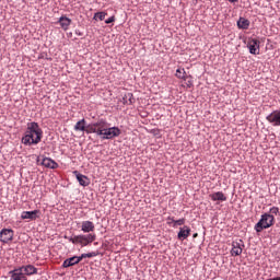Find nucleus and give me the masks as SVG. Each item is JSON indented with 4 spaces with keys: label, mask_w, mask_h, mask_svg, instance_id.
<instances>
[{
    "label": "nucleus",
    "mask_w": 280,
    "mask_h": 280,
    "mask_svg": "<svg viewBox=\"0 0 280 280\" xmlns=\"http://www.w3.org/2000/svg\"><path fill=\"white\" fill-rule=\"evenodd\" d=\"M43 140V129L36 121L27 122L26 130L22 137L23 145H38V142Z\"/></svg>",
    "instance_id": "f257e3e1"
},
{
    "label": "nucleus",
    "mask_w": 280,
    "mask_h": 280,
    "mask_svg": "<svg viewBox=\"0 0 280 280\" xmlns=\"http://www.w3.org/2000/svg\"><path fill=\"white\" fill-rule=\"evenodd\" d=\"M106 126H108V121H106V119L101 118L95 122L89 124L86 126V135H96V137H100V139H102V141H106V137L105 136V128Z\"/></svg>",
    "instance_id": "f03ea898"
},
{
    "label": "nucleus",
    "mask_w": 280,
    "mask_h": 280,
    "mask_svg": "<svg viewBox=\"0 0 280 280\" xmlns=\"http://www.w3.org/2000/svg\"><path fill=\"white\" fill-rule=\"evenodd\" d=\"M66 240H68L69 242H71V244H80V246L82 248H84V246H89V244H93V242H95V240H97V236L93 233L90 234H80V235H75L67 237L65 236Z\"/></svg>",
    "instance_id": "7ed1b4c3"
},
{
    "label": "nucleus",
    "mask_w": 280,
    "mask_h": 280,
    "mask_svg": "<svg viewBox=\"0 0 280 280\" xmlns=\"http://www.w3.org/2000/svg\"><path fill=\"white\" fill-rule=\"evenodd\" d=\"M275 225V215L270 213H264L260 217V220L255 224L256 233H261V231L266 229H270V226Z\"/></svg>",
    "instance_id": "20e7f679"
},
{
    "label": "nucleus",
    "mask_w": 280,
    "mask_h": 280,
    "mask_svg": "<svg viewBox=\"0 0 280 280\" xmlns=\"http://www.w3.org/2000/svg\"><path fill=\"white\" fill-rule=\"evenodd\" d=\"M266 119L268 124L273 126V128H279L280 127V109H276L269 115H267Z\"/></svg>",
    "instance_id": "39448f33"
},
{
    "label": "nucleus",
    "mask_w": 280,
    "mask_h": 280,
    "mask_svg": "<svg viewBox=\"0 0 280 280\" xmlns=\"http://www.w3.org/2000/svg\"><path fill=\"white\" fill-rule=\"evenodd\" d=\"M121 135V129L119 127H108V125L105 126V140H110L119 137Z\"/></svg>",
    "instance_id": "423d86ee"
},
{
    "label": "nucleus",
    "mask_w": 280,
    "mask_h": 280,
    "mask_svg": "<svg viewBox=\"0 0 280 280\" xmlns=\"http://www.w3.org/2000/svg\"><path fill=\"white\" fill-rule=\"evenodd\" d=\"M14 240V231L12 229H2L0 231V242L8 244Z\"/></svg>",
    "instance_id": "0eeeda50"
},
{
    "label": "nucleus",
    "mask_w": 280,
    "mask_h": 280,
    "mask_svg": "<svg viewBox=\"0 0 280 280\" xmlns=\"http://www.w3.org/2000/svg\"><path fill=\"white\" fill-rule=\"evenodd\" d=\"M244 250V241H234L232 242L231 255L232 257H240Z\"/></svg>",
    "instance_id": "6e6552de"
},
{
    "label": "nucleus",
    "mask_w": 280,
    "mask_h": 280,
    "mask_svg": "<svg viewBox=\"0 0 280 280\" xmlns=\"http://www.w3.org/2000/svg\"><path fill=\"white\" fill-rule=\"evenodd\" d=\"M24 273L25 277H32V275H38V268L34 267V265H25L22 267L16 268Z\"/></svg>",
    "instance_id": "1a4fd4ad"
},
{
    "label": "nucleus",
    "mask_w": 280,
    "mask_h": 280,
    "mask_svg": "<svg viewBox=\"0 0 280 280\" xmlns=\"http://www.w3.org/2000/svg\"><path fill=\"white\" fill-rule=\"evenodd\" d=\"M259 45H260V42L258 39H255V38L249 39L247 43L249 54H252L253 56H258Z\"/></svg>",
    "instance_id": "9d476101"
},
{
    "label": "nucleus",
    "mask_w": 280,
    "mask_h": 280,
    "mask_svg": "<svg viewBox=\"0 0 280 280\" xmlns=\"http://www.w3.org/2000/svg\"><path fill=\"white\" fill-rule=\"evenodd\" d=\"M78 183L81 185V187H89L91 185V179L86 177V175H82L80 172L74 171L73 172Z\"/></svg>",
    "instance_id": "9b49d317"
},
{
    "label": "nucleus",
    "mask_w": 280,
    "mask_h": 280,
    "mask_svg": "<svg viewBox=\"0 0 280 280\" xmlns=\"http://www.w3.org/2000/svg\"><path fill=\"white\" fill-rule=\"evenodd\" d=\"M189 235H191V228L184 225L183 228H179V232L177 233V240L184 242V240H187Z\"/></svg>",
    "instance_id": "f8f14e48"
},
{
    "label": "nucleus",
    "mask_w": 280,
    "mask_h": 280,
    "mask_svg": "<svg viewBox=\"0 0 280 280\" xmlns=\"http://www.w3.org/2000/svg\"><path fill=\"white\" fill-rule=\"evenodd\" d=\"M40 215V210L23 211L21 214L22 220H36Z\"/></svg>",
    "instance_id": "ddd939ff"
},
{
    "label": "nucleus",
    "mask_w": 280,
    "mask_h": 280,
    "mask_svg": "<svg viewBox=\"0 0 280 280\" xmlns=\"http://www.w3.org/2000/svg\"><path fill=\"white\" fill-rule=\"evenodd\" d=\"M81 231L83 233H93L95 231V223L93 221H83L81 223Z\"/></svg>",
    "instance_id": "4468645a"
},
{
    "label": "nucleus",
    "mask_w": 280,
    "mask_h": 280,
    "mask_svg": "<svg viewBox=\"0 0 280 280\" xmlns=\"http://www.w3.org/2000/svg\"><path fill=\"white\" fill-rule=\"evenodd\" d=\"M11 275V280H27V276L21 272V269H13L9 272Z\"/></svg>",
    "instance_id": "2eb2a0df"
},
{
    "label": "nucleus",
    "mask_w": 280,
    "mask_h": 280,
    "mask_svg": "<svg viewBox=\"0 0 280 280\" xmlns=\"http://www.w3.org/2000/svg\"><path fill=\"white\" fill-rule=\"evenodd\" d=\"M42 165H44V167H48V170H58V163L51 158H44Z\"/></svg>",
    "instance_id": "dca6fc26"
},
{
    "label": "nucleus",
    "mask_w": 280,
    "mask_h": 280,
    "mask_svg": "<svg viewBox=\"0 0 280 280\" xmlns=\"http://www.w3.org/2000/svg\"><path fill=\"white\" fill-rule=\"evenodd\" d=\"M58 23L65 32L69 30V25H71V19L67 18V15H62L59 18Z\"/></svg>",
    "instance_id": "f3484780"
},
{
    "label": "nucleus",
    "mask_w": 280,
    "mask_h": 280,
    "mask_svg": "<svg viewBox=\"0 0 280 280\" xmlns=\"http://www.w3.org/2000/svg\"><path fill=\"white\" fill-rule=\"evenodd\" d=\"M210 200H212V202H226V197L224 196V192L217 191L210 195Z\"/></svg>",
    "instance_id": "a211bd4d"
},
{
    "label": "nucleus",
    "mask_w": 280,
    "mask_h": 280,
    "mask_svg": "<svg viewBox=\"0 0 280 280\" xmlns=\"http://www.w3.org/2000/svg\"><path fill=\"white\" fill-rule=\"evenodd\" d=\"M122 104H126L127 106H131V104H135V95L130 92L125 93L122 96Z\"/></svg>",
    "instance_id": "6ab92c4d"
},
{
    "label": "nucleus",
    "mask_w": 280,
    "mask_h": 280,
    "mask_svg": "<svg viewBox=\"0 0 280 280\" xmlns=\"http://www.w3.org/2000/svg\"><path fill=\"white\" fill-rule=\"evenodd\" d=\"M237 27L238 30H248V27H250V21L245 18H240L237 21Z\"/></svg>",
    "instance_id": "aec40b11"
},
{
    "label": "nucleus",
    "mask_w": 280,
    "mask_h": 280,
    "mask_svg": "<svg viewBox=\"0 0 280 280\" xmlns=\"http://www.w3.org/2000/svg\"><path fill=\"white\" fill-rule=\"evenodd\" d=\"M74 130L86 132V120L83 118L74 125Z\"/></svg>",
    "instance_id": "412c9836"
},
{
    "label": "nucleus",
    "mask_w": 280,
    "mask_h": 280,
    "mask_svg": "<svg viewBox=\"0 0 280 280\" xmlns=\"http://www.w3.org/2000/svg\"><path fill=\"white\" fill-rule=\"evenodd\" d=\"M71 266H78V262L75 261V256L67 258L62 262V268H71Z\"/></svg>",
    "instance_id": "4be33fe9"
},
{
    "label": "nucleus",
    "mask_w": 280,
    "mask_h": 280,
    "mask_svg": "<svg viewBox=\"0 0 280 280\" xmlns=\"http://www.w3.org/2000/svg\"><path fill=\"white\" fill-rule=\"evenodd\" d=\"M186 73H187V72L185 71V68H178V69L176 70L175 75H176V78H178L179 80H187Z\"/></svg>",
    "instance_id": "5701e85b"
},
{
    "label": "nucleus",
    "mask_w": 280,
    "mask_h": 280,
    "mask_svg": "<svg viewBox=\"0 0 280 280\" xmlns=\"http://www.w3.org/2000/svg\"><path fill=\"white\" fill-rule=\"evenodd\" d=\"M106 12H104V11H101V12H96L95 14H94V16H93V19H94V21H97V19H98V21H104L105 19H106Z\"/></svg>",
    "instance_id": "b1692460"
},
{
    "label": "nucleus",
    "mask_w": 280,
    "mask_h": 280,
    "mask_svg": "<svg viewBox=\"0 0 280 280\" xmlns=\"http://www.w3.org/2000/svg\"><path fill=\"white\" fill-rule=\"evenodd\" d=\"M83 259H91V257H97V255H100V252H90V253H86V254H81Z\"/></svg>",
    "instance_id": "393cba45"
},
{
    "label": "nucleus",
    "mask_w": 280,
    "mask_h": 280,
    "mask_svg": "<svg viewBox=\"0 0 280 280\" xmlns=\"http://www.w3.org/2000/svg\"><path fill=\"white\" fill-rule=\"evenodd\" d=\"M185 224V219H179V220H175L174 221V229H176V226H183Z\"/></svg>",
    "instance_id": "a878e982"
},
{
    "label": "nucleus",
    "mask_w": 280,
    "mask_h": 280,
    "mask_svg": "<svg viewBox=\"0 0 280 280\" xmlns=\"http://www.w3.org/2000/svg\"><path fill=\"white\" fill-rule=\"evenodd\" d=\"M279 213V208L272 207L269 210V215H277Z\"/></svg>",
    "instance_id": "bb28decb"
},
{
    "label": "nucleus",
    "mask_w": 280,
    "mask_h": 280,
    "mask_svg": "<svg viewBox=\"0 0 280 280\" xmlns=\"http://www.w3.org/2000/svg\"><path fill=\"white\" fill-rule=\"evenodd\" d=\"M105 23H106L107 25H110V23H115V16L113 15V16L108 18V19L105 21Z\"/></svg>",
    "instance_id": "cd10ccee"
},
{
    "label": "nucleus",
    "mask_w": 280,
    "mask_h": 280,
    "mask_svg": "<svg viewBox=\"0 0 280 280\" xmlns=\"http://www.w3.org/2000/svg\"><path fill=\"white\" fill-rule=\"evenodd\" d=\"M74 259L77 261V264H80V261H82V259H84V257H82V254L80 256H74Z\"/></svg>",
    "instance_id": "c85d7f7f"
},
{
    "label": "nucleus",
    "mask_w": 280,
    "mask_h": 280,
    "mask_svg": "<svg viewBox=\"0 0 280 280\" xmlns=\"http://www.w3.org/2000/svg\"><path fill=\"white\" fill-rule=\"evenodd\" d=\"M168 220L171 221L168 222V224H174V222H176V220H174V217H168Z\"/></svg>",
    "instance_id": "c756f323"
},
{
    "label": "nucleus",
    "mask_w": 280,
    "mask_h": 280,
    "mask_svg": "<svg viewBox=\"0 0 280 280\" xmlns=\"http://www.w3.org/2000/svg\"><path fill=\"white\" fill-rule=\"evenodd\" d=\"M77 36H82V32L75 31Z\"/></svg>",
    "instance_id": "7c9ffc66"
},
{
    "label": "nucleus",
    "mask_w": 280,
    "mask_h": 280,
    "mask_svg": "<svg viewBox=\"0 0 280 280\" xmlns=\"http://www.w3.org/2000/svg\"><path fill=\"white\" fill-rule=\"evenodd\" d=\"M230 3H237V0H228Z\"/></svg>",
    "instance_id": "2f4dec72"
},
{
    "label": "nucleus",
    "mask_w": 280,
    "mask_h": 280,
    "mask_svg": "<svg viewBox=\"0 0 280 280\" xmlns=\"http://www.w3.org/2000/svg\"><path fill=\"white\" fill-rule=\"evenodd\" d=\"M187 85H188V86H191V81H188Z\"/></svg>",
    "instance_id": "473e14b6"
},
{
    "label": "nucleus",
    "mask_w": 280,
    "mask_h": 280,
    "mask_svg": "<svg viewBox=\"0 0 280 280\" xmlns=\"http://www.w3.org/2000/svg\"><path fill=\"white\" fill-rule=\"evenodd\" d=\"M192 237H198V233H195V234L192 235Z\"/></svg>",
    "instance_id": "72a5a7b5"
},
{
    "label": "nucleus",
    "mask_w": 280,
    "mask_h": 280,
    "mask_svg": "<svg viewBox=\"0 0 280 280\" xmlns=\"http://www.w3.org/2000/svg\"><path fill=\"white\" fill-rule=\"evenodd\" d=\"M0 28H1V24H0Z\"/></svg>",
    "instance_id": "f704fd0d"
}]
</instances>
